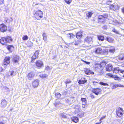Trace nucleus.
<instances>
[{
    "label": "nucleus",
    "mask_w": 124,
    "mask_h": 124,
    "mask_svg": "<svg viewBox=\"0 0 124 124\" xmlns=\"http://www.w3.org/2000/svg\"><path fill=\"white\" fill-rule=\"evenodd\" d=\"M93 42L92 38L89 36L87 37L86 38V49H90L91 48V45Z\"/></svg>",
    "instance_id": "obj_1"
},
{
    "label": "nucleus",
    "mask_w": 124,
    "mask_h": 124,
    "mask_svg": "<svg viewBox=\"0 0 124 124\" xmlns=\"http://www.w3.org/2000/svg\"><path fill=\"white\" fill-rule=\"evenodd\" d=\"M105 65V62L103 61L101 62L100 63L97 64L95 67V69L97 72H100L102 70L103 67Z\"/></svg>",
    "instance_id": "obj_2"
},
{
    "label": "nucleus",
    "mask_w": 124,
    "mask_h": 124,
    "mask_svg": "<svg viewBox=\"0 0 124 124\" xmlns=\"http://www.w3.org/2000/svg\"><path fill=\"white\" fill-rule=\"evenodd\" d=\"M107 17V15H100L98 17V22L100 23H104L106 21V19Z\"/></svg>",
    "instance_id": "obj_3"
},
{
    "label": "nucleus",
    "mask_w": 124,
    "mask_h": 124,
    "mask_svg": "<svg viewBox=\"0 0 124 124\" xmlns=\"http://www.w3.org/2000/svg\"><path fill=\"white\" fill-rule=\"evenodd\" d=\"M34 16L37 19H40L39 18H42L43 17V13L40 10L37 11L34 15Z\"/></svg>",
    "instance_id": "obj_4"
},
{
    "label": "nucleus",
    "mask_w": 124,
    "mask_h": 124,
    "mask_svg": "<svg viewBox=\"0 0 124 124\" xmlns=\"http://www.w3.org/2000/svg\"><path fill=\"white\" fill-rule=\"evenodd\" d=\"M119 8V6L117 3L114 4L110 6V8L114 11L117 10Z\"/></svg>",
    "instance_id": "obj_5"
},
{
    "label": "nucleus",
    "mask_w": 124,
    "mask_h": 124,
    "mask_svg": "<svg viewBox=\"0 0 124 124\" xmlns=\"http://www.w3.org/2000/svg\"><path fill=\"white\" fill-rule=\"evenodd\" d=\"M92 91L93 93L98 95L101 93V88H98L93 89Z\"/></svg>",
    "instance_id": "obj_6"
},
{
    "label": "nucleus",
    "mask_w": 124,
    "mask_h": 124,
    "mask_svg": "<svg viewBox=\"0 0 124 124\" xmlns=\"http://www.w3.org/2000/svg\"><path fill=\"white\" fill-rule=\"evenodd\" d=\"M122 112L123 111V110L121 108H119L116 111V114L118 116L121 117L123 115V113Z\"/></svg>",
    "instance_id": "obj_7"
},
{
    "label": "nucleus",
    "mask_w": 124,
    "mask_h": 124,
    "mask_svg": "<svg viewBox=\"0 0 124 124\" xmlns=\"http://www.w3.org/2000/svg\"><path fill=\"white\" fill-rule=\"evenodd\" d=\"M7 30V27L5 25L3 24L0 25V31L1 32H5Z\"/></svg>",
    "instance_id": "obj_8"
},
{
    "label": "nucleus",
    "mask_w": 124,
    "mask_h": 124,
    "mask_svg": "<svg viewBox=\"0 0 124 124\" xmlns=\"http://www.w3.org/2000/svg\"><path fill=\"white\" fill-rule=\"evenodd\" d=\"M20 59L19 57L17 55H14L12 58V60L13 62L15 63H18Z\"/></svg>",
    "instance_id": "obj_9"
},
{
    "label": "nucleus",
    "mask_w": 124,
    "mask_h": 124,
    "mask_svg": "<svg viewBox=\"0 0 124 124\" xmlns=\"http://www.w3.org/2000/svg\"><path fill=\"white\" fill-rule=\"evenodd\" d=\"M36 66L39 68H40L43 66V62L40 60H38L36 62Z\"/></svg>",
    "instance_id": "obj_10"
},
{
    "label": "nucleus",
    "mask_w": 124,
    "mask_h": 124,
    "mask_svg": "<svg viewBox=\"0 0 124 124\" xmlns=\"http://www.w3.org/2000/svg\"><path fill=\"white\" fill-rule=\"evenodd\" d=\"M117 60L119 62L124 61V54H121L116 57Z\"/></svg>",
    "instance_id": "obj_11"
},
{
    "label": "nucleus",
    "mask_w": 124,
    "mask_h": 124,
    "mask_svg": "<svg viewBox=\"0 0 124 124\" xmlns=\"http://www.w3.org/2000/svg\"><path fill=\"white\" fill-rule=\"evenodd\" d=\"M10 57L5 58L4 61V64L6 65H8L10 62Z\"/></svg>",
    "instance_id": "obj_12"
},
{
    "label": "nucleus",
    "mask_w": 124,
    "mask_h": 124,
    "mask_svg": "<svg viewBox=\"0 0 124 124\" xmlns=\"http://www.w3.org/2000/svg\"><path fill=\"white\" fill-rule=\"evenodd\" d=\"M103 50L100 47L96 48L95 51V53L96 54H102L103 53Z\"/></svg>",
    "instance_id": "obj_13"
},
{
    "label": "nucleus",
    "mask_w": 124,
    "mask_h": 124,
    "mask_svg": "<svg viewBox=\"0 0 124 124\" xmlns=\"http://www.w3.org/2000/svg\"><path fill=\"white\" fill-rule=\"evenodd\" d=\"M35 75L34 72H33L31 71L28 74V78L29 79L31 80L34 77Z\"/></svg>",
    "instance_id": "obj_14"
},
{
    "label": "nucleus",
    "mask_w": 124,
    "mask_h": 124,
    "mask_svg": "<svg viewBox=\"0 0 124 124\" xmlns=\"http://www.w3.org/2000/svg\"><path fill=\"white\" fill-rule=\"evenodd\" d=\"M106 70L108 71H111L112 70L113 71V67L111 64H109L107 65L106 67Z\"/></svg>",
    "instance_id": "obj_15"
},
{
    "label": "nucleus",
    "mask_w": 124,
    "mask_h": 124,
    "mask_svg": "<svg viewBox=\"0 0 124 124\" xmlns=\"http://www.w3.org/2000/svg\"><path fill=\"white\" fill-rule=\"evenodd\" d=\"M7 104V101L5 99H3L1 103V107L4 108L5 107Z\"/></svg>",
    "instance_id": "obj_16"
},
{
    "label": "nucleus",
    "mask_w": 124,
    "mask_h": 124,
    "mask_svg": "<svg viewBox=\"0 0 124 124\" xmlns=\"http://www.w3.org/2000/svg\"><path fill=\"white\" fill-rule=\"evenodd\" d=\"M39 81L38 79L35 80L32 83V85L34 87H37L39 85Z\"/></svg>",
    "instance_id": "obj_17"
},
{
    "label": "nucleus",
    "mask_w": 124,
    "mask_h": 124,
    "mask_svg": "<svg viewBox=\"0 0 124 124\" xmlns=\"http://www.w3.org/2000/svg\"><path fill=\"white\" fill-rule=\"evenodd\" d=\"M94 74L93 72L88 68L86 67V74L88 75L90 74Z\"/></svg>",
    "instance_id": "obj_18"
},
{
    "label": "nucleus",
    "mask_w": 124,
    "mask_h": 124,
    "mask_svg": "<svg viewBox=\"0 0 124 124\" xmlns=\"http://www.w3.org/2000/svg\"><path fill=\"white\" fill-rule=\"evenodd\" d=\"M8 40H6V39L5 38H2L0 40V43L3 45L6 44L7 43Z\"/></svg>",
    "instance_id": "obj_19"
},
{
    "label": "nucleus",
    "mask_w": 124,
    "mask_h": 124,
    "mask_svg": "<svg viewBox=\"0 0 124 124\" xmlns=\"http://www.w3.org/2000/svg\"><path fill=\"white\" fill-rule=\"evenodd\" d=\"M109 52L111 53H113L115 52V47L110 46L109 47Z\"/></svg>",
    "instance_id": "obj_20"
},
{
    "label": "nucleus",
    "mask_w": 124,
    "mask_h": 124,
    "mask_svg": "<svg viewBox=\"0 0 124 124\" xmlns=\"http://www.w3.org/2000/svg\"><path fill=\"white\" fill-rule=\"evenodd\" d=\"M72 121L75 123H77L78 121V118L76 116H73L71 118Z\"/></svg>",
    "instance_id": "obj_21"
},
{
    "label": "nucleus",
    "mask_w": 124,
    "mask_h": 124,
    "mask_svg": "<svg viewBox=\"0 0 124 124\" xmlns=\"http://www.w3.org/2000/svg\"><path fill=\"white\" fill-rule=\"evenodd\" d=\"M82 36V35L81 32H78L76 34V37L78 39H80Z\"/></svg>",
    "instance_id": "obj_22"
},
{
    "label": "nucleus",
    "mask_w": 124,
    "mask_h": 124,
    "mask_svg": "<svg viewBox=\"0 0 124 124\" xmlns=\"http://www.w3.org/2000/svg\"><path fill=\"white\" fill-rule=\"evenodd\" d=\"M7 47L8 50L10 52H12L14 48L13 46L11 45L7 46Z\"/></svg>",
    "instance_id": "obj_23"
},
{
    "label": "nucleus",
    "mask_w": 124,
    "mask_h": 124,
    "mask_svg": "<svg viewBox=\"0 0 124 124\" xmlns=\"http://www.w3.org/2000/svg\"><path fill=\"white\" fill-rule=\"evenodd\" d=\"M105 39L110 43H112L113 41V39L112 38L109 37H106Z\"/></svg>",
    "instance_id": "obj_24"
},
{
    "label": "nucleus",
    "mask_w": 124,
    "mask_h": 124,
    "mask_svg": "<svg viewBox=\"0 0 124 124\" xmlns=\"http://www.w3.org/2000/svg\"><path fill=\"white\" fill-rule=\"evenodd\" d=\"M120 68H119V67H116L113 69V70L119 71L121 73H123V72H124V70H122L120 69Z\"/></svg>",
    "instance_id": "obj_25"
},
{
    "label": "nucleus",
    "mask_w": 124,
    "mask_h": 124,
    "mask_svg": "<svg viewBox=\"0 0 124 124\" xmlns=\"http://www.w3.org/2000/svg\"><path fill=\"white\" fill-rule=\"evenodd\" d=\"M97 38L98 40L101 41H103L104 40V37L103 36L101 35H98Z\"/></svg>",
    "instance_id": "obj_26"
},
{
    "label": "nucleus",
    "mask_w": 124,
    "mask_h": 124,
    "mask_svg": "<svg viewBox=\"0 0 124 124\" xmlns=\"http://www.w3.org/2000/svg\"><path fill=\"white\" fill-rule=\"evenodd\" d=\"M93 14V13H92L91 12H89L86 13V16L87 17H88V18L89 19L91 17Z\"/></svg>",
    "instance_id": "obj_27"
},
{
    "label": "nucleus",
    "mask_w": 124,
    "mask_h": 124,
    "mask_svg": "<svg viewBox=\"0 0 124 124\" xmlns=\"http://www.w3.org/2000/svg\"><path fill=\"white\" fill-rule=\"evenodd\" d=\"M43 40L46 42H47V36L46 34L45 33H43Z\"/></svg>",
    "instance_id": "obj_28"
},
{
    "label": "nucleus",
    "mask_w": 124,
    "mask_h": 124,
    "mask_svg": "<svg viewBox=\"0 0 124 124\" xmlns=\"http://www.w3.org/2000/svg\"><path fill=\"white\" fill-rule=\"evenodd\" d=\"M5 38L6 39V40H8L7 42L10 43L12 41V39L10 37L7 36Z\"/></svg>",
    "instance_id": "obj_29"
},
{
    "label": "nucleus",
    "mask_w": 124,
    "mask_h": 124,
    "mask_svg": "<svg viewBox=\"0 0 124 124\" xmlns=\"http://www.w3.org/2000/svg\"><path fill=\"white\" fill-rule=\"evenodd\" d=\"M68 37L70 39L73 38L75 37V35L72 33H70L67 34Z\"/></svg>",
    "instance_id": "obj_30"
},
{
    "label": "nucleus",
    "mask_w": 124,
    "mask_h": 124,
    "mask_svg": "<svg viewBox=\"0 0 124 124\" xmlns=\"http://www.w3.org/2000/svg\"><path fill=\"white\" fill-rule=\"evenodd\" d=\"M35 123V121L32 120H30V121H27L26 124H34Z\"/></svg>",
    "instance_id": "obj_31"
},
{
    "label": "nucleus",
    "mask_w": 124,
    "mask_h": 124,
    "mask_svg": "<svg viewBox=\"0 0 124 124\" xmlns=\"http://www.w3.org/2000/svg\"><path fill=\"white\" fill-rule=\"evenodd\" d=\"M28 37L27 35H23L22 37L23 40H26L28 39Z\"/></svg>",
    "instance_id": "obj_32"
},
{
    "label": "nucleus",
    "mask_w": 124,
    "mask_h": 124,
    "mask_svg": "<svg viewBox=\"0 0 124 124\" xmlns=\"http://www.w3.org/2000/svg\"><path fill=\"white\" fill-rule=\"evenodd\" d=\"M114 124H121L120 120H114Z\"/></svg>",
    "instance_id": "obj_33"
},
{
    "label": "nucleus",
    "mask_w": 124,
    "mask_h": 124,
    "mask_svg": "<svg viewBox=\"0 0 124 124\" xmlns=\"http://www.w3.org/2000/svg\"><path fill=\"white\" fill-rule=\"evenodd\" d=\"M85 82V80H79L78 83L79 84H84Z\"/></svg>",
    "instance_id": "obj_34"
},
{
    "label": "nucleus",
    "mask_w": 124,
    "mask_h": 124,
    "mask_svg": "<svg viewBox=\"0 0 124 124\" xmlns=\"http://www.w3.org/2000/svg\"><path fill=\"white\" fill-rule=\"evenodd\" d=\"M40 77L43 78H47V75L46 74H41L40 75Z\"/></svg>",
    "instance_id": "obj_35"
},
{
    "label": "nucleus",
    "mask_w": 124,
    "mask_h": 124,
    "mask_svg": "<svg viewBox=\"0 0 124 124\" xmlns=\"http://www.w3.org/2000/svg\"><path fill=\"white\" fill-rule=\"evenodd\" d=\"M55 96L57 98H59L61 96V94L59 93H57L55 94Z\"/></svg>",
    "instance_id": "obj_36"
},
{
    "label": "nucleus",
    "mask_w": 124,
    "mask_h": 124,
    "mask_svg": "<svg viewBox=\"0 0 124 124\" xmlns=\"http://www.w3.org/2000/svg\"><path fill=\"white\" fill-rule=\"evenodd\" d=\"M99 84L102 85H103L104 86H108V84L105 83H104L103 82H101L99 83Z\"/></svg>",
    "instance_id": "obj_37"
},
{
    "label": "nucleus",
    "mask_w": 124,
    "mask_h": 124,
    "mask_svg": "<svg viewBox=\"0 0 124 124\" xmlns=\"http://www.w3.org/2000/svg\"><path fill=\"white\" fill-rule=\"evenodd\" d=\"M27 45V46L29 47H31L33 46V43L31 41H29Z\"/></svg>",
    "instance_id": "obj_38"
},
{
    "label": "nucleus",
    "mask_w": 124,
    "mask_h": 124,
    "mask_svg": "<svg viewBox=\"0 0 124 124\" xmlns=\"http://www.w3.org/2000/svg\"><path fill=\"white\" fill-rule=\"evenodd\" d=\"M113 78H114L115 80H119L120 79V78L118 77L117 76L114 75Z\"/></svg>",
    "instance_id": "obj_39"
},
{
    "label": "nucleus",
    "mask_w": 124,
    "mask_h": 124,
    "mask_svg": "<svg viewBox=\"0 0 124 124\" xmlns=\"http://www.w3.org/2000/svg\"><path fill=\"white\" fill-rule=\"evenodd\" d=\"M67 4H69L71 2L72 0H64Z\"/></svg>",
    "instance_id": "obj_40"
},
{
    "label": "nucleus",
    "mask_w": 124,
    "mask_h": 124,
    "mask_svg": "<svg viewBox=\"0 0 124 124\" xmlns=\"http://www.w3.org/2000/svg\"><path fill=\"white\" fill-rule=\"evenodd\" d=\"M51 68L49 66H47L46 67L45 69L48 71H50L51 69Z\"/></svg>",
    "instance_id": "obj_41"
},
{
    "label": "nucleus",
    "mask_w": 124,
    "mask_h": 124,
    "mask_svg": "<svg viewBox=\"0 0 124 124\" xmlns=\"http://www.w3.org/2000/svg\"><path fill=\"white\" fill-rule=\"evenodd\" d=\"M39 50L36 51L35 53H34V54L35 55L37 56V57H38V54H39Z\"/></svg>",
    "instance_id": "obj_42"
},
{
    "label": "nucleus",
    "mask_w": 124,
    "mask_h": 124,
    "mask_svg": "<svg viewBox=\"0 0 124 124\" xmlns=\"http://www.w3.org/2000/svg\"><path fill=\"white\" fill-rule=\"evenodd\" d=\"M61 117L63 118H67V116L65 115H64V114H61Z\"/></svg>",
    "instance_id": "obj_43"
},
{
    "label": "nucleus",
    "mask_w": 124,
    "mask_h": 124,
    "mask_svg": "<svg viewBox=\"0 0 124 124\" xmlns=\"http://www.w3.org/2000/svg\"><path fill=\"white\" fill-rule=\"evenodd\" d=\"M38 124H45V123L42 120H40L38 122Z\"/></svg>",
    "instance_id": "obj_44"
},
{
    "label": "nucleus",
    "mask_w": 124,
    "mask_h": 124,
    "mask_svg": "<svg viewBox=\"0 0 124 124\" xmlns=\"http://www.w3.org/2000/svg\"><path fill=\"white\" fill-rule=\"evenodd\" d=\"M94 93H91L90 95V97L93 98H94L95 97V96H94Z\"/></svg>",
    "instance_id": "obj_45"
},
{
    "label": "nucleus",
    "mask_w": 124,
    "mask_h": 124,
    "mask_svg": "<svg viewBox=\"0 0 124 124\" xmlns=\"http://www.w3.org/2000/svg\"><path fill=\"white\" fill-rule=\"evenodd\" d=\"M38 57L36 56L34 54L32 57H31V59L32 60H33L34 59H36V58H37Z\"/></svg>",
    "instance_id": "obj_46"
},
{
    "label": "nucleus",
    "mask_w": 124,
    "mask_h": 124,
    "mask_svg": "<svg viewBox=\"0 0 124 124\" xmlns=\"http://www.w3.org/2000/svg\"><path fill=\"white\" fill-rule=\"evenodd\" d=\"M11 73L10 75L12 76H13L15 75V72L14 71H11L10 72Z\"/></svg>",
    "instance_id": "obj_47"
},
{
    "label": "nucleus",
    "mask_w": 124,
    "mask_h": 124,
    "mask_svg": "<svg viewBox=\"0 0 124 124\" xmlns=\"http://www.w3.org/2000/svg\"><path fill=\"white\" fill-rule=\"evenodd\" d=\"M74 97H73L70 98V102H72L74 101Z\"/></svg>",
    "instance_id": "obj_48"
},
{
    "label": "nucleus",
    "mask_w": 124,
    "mask_h": 124,
    "mask_svg": "<svg viewBox=\"0 0 124 124\" xmlns=\"http://www.w3.org/2000/svg\"><path fill=\"white\" fill-rule=\"evenodd\" d=\"M90 62L86 61V64L87 65H88L87 66L88 67H89L90 66Z\"/></svg>",
    "instance_id": "obj_49"
},
{
    "label": "nucleus",
    "mask_w": 124,
    "mask_h": 124,
    "mask_svg": "<svg viewBox=\"0 0 124 124\" xmlns=\"http://www.w3.org/2000/svg\"><path fill=\"white\" fill-rule=\"evenodd\" d=\"M108 75L111 77L113 78L114 75H113L111 73H108Z\"/></svg>",
    "instance_id": "obj_50"
},
{
    "label": "nucleus",
    "mask_w": 124,
    "mask_h": 124,
    "mask_svg": "<svg viewBox=\"0 0 124 124\" xmlns=\"http://www.w3.org/2000/svg\"><path fill=\"white\" fill-rule=\"evenodd\" d=\"M106 116H103L102 117H101L100 120V121H101L102 120H103L105 118Z\"/></svg>",
    "instance_id": "obj_51"
},
{
    "label": "nucleus",
    "mask_w": 124,
    "mask_h": 124,
    "mask_svg": "<svg viewBox=\"0 0 124 124\" xmlns=\"http://www.w3.org/2000/svg\"><path fill=\"white\" fill-rule=\"evenodd\" d=\"M112 0H108L107 1V3L108 4H109L111 3Z\"/></svg>",
    "instance_id": "obj_52"
},
{
    "label": "nucleus",
    "mask_w": 124,
    "mask_h": 124,
    "mask_svg": "<svg viewBox=\"0 0 124 124\" xmlns=\"http://www.w3.org/2000/svg\"><path fill=\"white\" fill-rule=\"evenodd\" d=\"M79 43V41H76L74 43V45L76 46L78 45Z\"/></svg>",
    "instance_id": "obj_53"
},
{
    "label": "nucleus",
    "mask_w": 124,
    "mask_h": 124,
    "mask_svg": "<svg viewBox=\"0 0 124 124\" xmlns=\"http://www.w3.org/2000/svg\"><path fill=\"white\" fill-rule=\"evenodd\" d=\"M82 107L83 108H84L85 107V102H83L82 103Z\"/></svg>",
    "instance_id": "obj_54"
},
{
    "label": "nucleus",
    "mask_w": 124,
    "mask_h": 124,
    "mask_svg": "<svg viewBox=\"0 0 124 124\" xmlns=\"http://www.w3.org/2000/svg\"><path fill=\"white\" fill-rule=\"evenodd\" d=\"M81 100L82 101V103L83 102H85V98H82Z\"/></svg>",
    "instance_id": "obj_55"
},
{
    "label": "nucleus",
    "mask_w": 124,
    "mask_h": 124,
    "mask_svg": "<svg viewBox=\"0 0 124 124\" xmlns=\"http://www.w3.org/2000/svg\"><path fill=\"white\" fill-rule=\"evenodd\" d=\"M5 90H7L8 92L9 93L10 92V91L8 88L7 87H5Z\"/></svg>",
    "instance_id": "obj_56"
},
{
    "label": "nucleus",
    "mask_w": 124,
    "mask_h": 124,
    "mask_svg": "<svg viewBox=\"0 0 124 124\" xmlns=\"http://www.w3.org/2000/svg\"><path fill=\"white\" fill-rule=\"evenodd\" d=\"M107 28V26L106 25H105L102 27V28L104 29H106Z\"/></svg>",
    "instance_id": "obj_57"
},
{
    "label": "nucleus",
    "mask_w": 124,
    "mask_h": 124,
    "mask_svg": "<svg viewBox=\"0 0 124 124\" xmlns=\"http://www.w3.org/2000/svg\"><path fill=\"white\" fill-rule=\"evenodd\" d=\"M113 71L114 73H118L119 71H117L116 70H113Z\"/></svg>",
    "instance_id": "obj_58"
},
{
    "label": "nucleus",
    "mask_w": 124,
    "mask_h": 124,
    "mask_svg": "<svg viewBox=\"0 0 124 124\" xmlns=\"http://www.w3.org/2000/svg\"><path fill=\"white\" fill-rule=\"evenodd\" d=\"M4 3V0H0V5Z\"/></svg>",
    "instance_id": "obj_59"
},
{
    "label": "nucleus",
    "mask_w": 124,
    "mask_h": 124,
    "mask_svg": "<svg viewBox=\"0 0 124 124\" xmlns=\"http://www.w3.org/2000/svg\"><path fill=\"white\" fill-rule=\"evenodd\" d=\"M1 71H0V73L1 74H2V73H1V72L3 71H4V69H3V68L2 67H1Z\"/></svg>",
    "instance_id": "obj_60"
},
{
    "label": "nucleus",
    "mask_w": 124,
    "mask_h": 124,
    "mask_svg": "<svg viewBox=\"0 0 124 124\" xmlns=\"http://www.w3.org/2000/svg\"><path fill=\"white\" fill-rule=\"evenodd\" d=\"M65 101L66 102L68 103L70 102V101H69V100L67 99H65Z\"/></svg>",
    "instance_id": "obj_61"
},
{
    "label": "nucleus",
    "mask_w": 124,
    "mask_h": 124,
    "mask_svg": "<svg viewBox=\"0 0 124 124\" xmlns=\"http://www.w3.org/2000/svg\"><path fill=\"white\" fill-rule=\"evenodd\" d=\"M122 11L123 14H124V8H123L122 9Z\"/></svg>",
    "instance_id": "obj_62"
},
{
    "label": "nucleus",
    "mask_w": 124,
    "mask_h": 124,
    "mask_svg": "<svg viewBox=\"0 0 124 124\" xmlns=\"http://www.w3.org/2000/svg\"><path fill=\"white\" fill-rule=\"evenodd\" d=\"M93 84H94V85H95L96 84V83H97V82L95 81H94L93 82Z\"/></svg>",
    "instance_id": "obj_63"
},
{
    "label": "nucleus",
    "mask_w": 124,
    "mask_h": 124,
    "mask_svg": "<svg viewBox=\"0 0 124 124\" xmlns=\"http://www.w3.org/2000/svg\"><path fill=\"white\" fill-rule=\"evenodd\" d=\"M101 122L102 121H100V122L99 123H96L95 124H100Z\"/></svg>",
    "instance_id": "obj_64"
}]
</instances>
